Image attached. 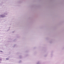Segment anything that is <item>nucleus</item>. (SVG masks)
<instances>
[{
	"label": "nucleus",
	"instance_id": "nucleus-4",
	"mask_svg": "<svg viewBox=\"0 0 64 64\" xmlns=\"http://www.w3.org/2000/svg\"><path fill=\"white\" fill-rule=\"evenodd\" d=\"M1 52H2V51H1Z\"/></svg>",
	"mask_w": 64,
	"mask_h": 64
},
{
	"label": "nucleus",
	"instance_id": "nucleus-2",
	"mask_svg": "<svg viewBox=\"0 0 64 64\" xmlns=\"http://www.w3.org/2000/svg\"><path fill=\"white\" fill-rule=\"evenodd\" d=\"M6 59V60H8V59H9V58H7Z\"/></svg>",
	"mask_w": 64,
	"mask_h": 64
},
{
	"label": "nucleus",
	"instance_id": "nucleus-3",
	"mask_svg": "<svg viewBox=\"0 0 64 64\" xmlns=\"http://www.w3.org/2000/svg\"><path fill=\"white\" fill-rule=\"evenodd\" d=\"M1 60H2L1 59H0V61H1Z\"/></svg>",
	"mask_w": 64,
	"mask_h": 64
},
{
	"label": "nucleus",
	"instance_id": "nucleus-1",
	"mask_svg": "<svg viewBox=\"0 0 64 64\" xmlns=\"http://www.w3.org/2000/svg\"><path fill=\"white\" fill-rule=\"evenodd\" d=\"M1 17H4V15H2L1 16Z\"/></svg>",
	"mask_w": 64,
	"mask_h": 64
}]
</instances>
